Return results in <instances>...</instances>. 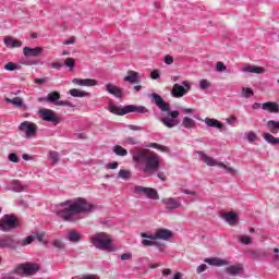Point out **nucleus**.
<instances>
[{"label":"nucleus","instance_id":"f257e3e1","mask_svg":"<svg viewBox=\"0 0 279 279\" xmlns=\"http://www.w3.org/2000/svg\"><path fill=\"white\" fill-rule=\"evenodd\" d=\"M133 161L144 165L143 171L146 175H154L160 169V155L147 148H135Z\"/></svg>","mask_w":279,"mask_h":279},{"label":"nucleus","instance_id":"f03ea898","mask_svg":"<svg viewBox=\"0 0 279 279\" xmlns=\"http://www.w3.org/2000/svg\"><path fill=\"white\" fill-rule=\"evenodd\" d=\"M151 104H155L157 108L161 111L160 121L166 128H175L180 122L178 118L180 117V111H171V105L162 99L159 94L153 93L150 95Z\"/></svg>","mask_w":279,"mask_h":279},{"label":"nucleus","instance_id":"7ed1b4c3","mask_svg":"<svg viewBox=\"0 0 279 279\" xmlns=\"http://www.w3.org/2000/svg\"><path fill=\"white\" fill-rule=\"evenodd\" d=\"M93 204L86 202L84 198H77L68 207L58 210L57 216L63 221H77V215H82L84 213H90L93 210Z\"/></svg>","mask_w":279,"mask_h":279},{"label":"nucleus","instance_id":"20e7f679","mask_svg":"<svg viewBox=\"0 0 279 279\" xmlns=\"http://www.w3.org/2000/svg\"><path fill=\"white\" fill-rule=\"evenodd\" d=\"M89 242L94 244L97 250H102L104 252H112V238L106 232L95 233L90 236Z\"/></svg>","mask_w":279,"mask_h":279},{"label":"nucleus","instance_id":"39448f33","mask_svg":"<svg viewBox=\"0 0 279 279\" xmlns=\"http://www.w3.org/2000/svg\"><path fill=\"white\" fill-rule=\"evenodd\" d=\"M109 111L112 112V114H118L119 117H123V114H129V112H137V114H147V112H149V110L146 109L145 106L136 105H129L124 108L118 106H110Z\"/></svg>","mask_w":279,"mask_h":279},{"label":"nucleus","instance_id":"423d86ee","mask_svg":"<svg viewBox=\"0 0 279 279\" xmlns=\"http://www.w3.org/2000/svg\"><path fill=\"white\" fill-rule=\"evenodd\" d=\"M196 154L201 156V160L205 162V165H207L208 167H221L222 169H225V171H228V173H236V170L233 167L217 161L215 158L206 155V153L202 150H197Z\"/></svg>","mask_w":279,"mask_h":279},{"label":"nucleus","instance_id":"0eeeda50","mask_svg":"<svg viewBox=\"0 0 279 279\" xmlns=\"http://www.w3.org/2000/svg\"><path fill=\"white\" fill-rule=\"evenodd\" d=\"M40 271V266L38 264H19L13 270L12 274H16L17 276H34Z\"/></svg>","mask_w":279,"mask_h":279},{"label":"nucleus","instance_id":"6e6552de","mask_svg":"<svg viewBox=\"0 0 279 279\" xmlns=\"http://www.w3.org/2000/svg\"><path fill=\"white\" fill-rule=\"evenodd\" d=\"M19 223L16 222V217L4 215L0 219V230L2 232H10V230H14V228H17Z\"/></svg>","mask_w":279,"mask_h":279},{"label":"nucleus","instance_id":"1a4fd4ad","mask_svg":"<svg viewBox=\"0 0 279 279\" xmlns=\"http://www.w3.org/2000/svg\"><path fill=\"white\" fill-rule=\"evenodd\" d=\"M134 193H136V195H146V197H148L149 199H158L159 198L158 191H156L151 187L135 185Z\"/></svg>","mask_w":279,"mask_h":279},{"label":"nucleus","instance_id":"9d476101","mask_svg":"<svg viewBox=\"0 0 279 279\" xmlns=\"http://www.w3.org/2000/svg\"><path fill=\"white\" fill-rule=\"evenodd\" d=\"M183 86L180 84H174L172 87V97H175L177 99H180V97H184L186 95V90H191V84L189 82L184 81Z\"/></svg>","mask_w":279,"mask_h":279},{"label":"nucleus","instance_id":"9b49d317","mask_svg":"<svg viewBox=\"0 0 279 279\" xmlns=\"http://www.w3.org/2000/svg\"><path fill=\"white\" fill-rule=\"evenodd\" d=\"M39 114L44 121H48L49 123H60V119L51 109H40Z\"/></svg>","mask_w":279,"mask_h":279},{"label":"nucleus","instance_id":"f8f14e48","mask_svg":"<svg viewBox=\"0 0 279 279\" xmlns=\"http://www.w3.org/2000/svg\"><path fill=\"white\" fill-rule=\"evenodd\" d=\"M0 250H16L13 235H0Z\"/></svg>","mask_w":279,"mask_h":279},{"label":"nucleus","instance_id":"ddd939ff","mask_svg":"<svg viewBox=\"0 0 279 279\" xmlns=\"http://www.w3.org/2000/svg\"><path fill=\"white\" fill-rule=\"evenodd\" d=\"M157 239L169 241V239H173V232H171L169 229H158L155 234L150 236V241H156Z\"/></svg>","mask_w":279,"mask_h":279},{"label":"nucleus","instance_id":"4468645a","mask_svg":"<svg viewBox=\"0 0 279 279\" xmlns=\"http://www.w3.org/2000/svg\"><path fill=\"white\" fill-rule=\"evenodd\" d=\"M20 132H25L26 136H34L36 134V124L29 121H24L19 126Z\"/></svg>","mask_w":279,"mask_h":279},{"label":"nucleus","instance_id":"2eb2a0df","mask_svg":"<svg viewBox=\"0 0 279 279\" xmlns=\"http://www.w3.org/2000/svg\"><path fill=\"white\" fill-rule=\"evenodd\" d=\"M43 51H45L43 47H36V48L24 47L23 56L25 58H38L39 56L43 54Z\"/></svg>","mask_w":279,"mask_h":279},{"label":"nucleus","instance_id":"dca6fc26","mask_svg":"<svg viewBox=\"0 0 279 279\" xmlns=\"http://www.w3.org/2000/svg\"><path fill=\"white\" fill-rule=\"evenodd\" d=\"M161 204L166 205L167 210H175V209L182 207V203H180L178 199H175L173 197H168V198L161 199Z\"/></svg>","mask_w":279,"mask_h":279},{"label":"nucleus","instance_id":"f3484780","mask_svg":"<svg viewBox=\"0 0 279 279\" xmlns=\"http://www.w3.org/2000/svg\"><path fill=\"white\" fill-rule=\"evenodd\" d=\"M204 263H207V265H211L214 267H226L230 265V262L228 259H221L217 257L206 258Z\"/></svg>","mask_w":279,"mask_h":279},{"label":"nucleus","instance_id":"a211bd4d","mask_svg":"<svg viewBox=\"0 0 279 279\" xmlns=\"http://www.w3.org/2000/svg\"><path fill=\"white\" fill-rule=\"evenodd\" d=\"M4 45L8 47V49H14V48H20L23 47V41L19 39H14L10 36L4 37Z\"/></svg>","mask_w":279,"mask_h":279},{"label":"nucleus","instance_id":"6ab92c4d","mask_svg":"<svg viewBox=\"0 0 279 279\" xmlns=\"http://www.w3.org/2000/svg\"><path fill=\"white\" fill-rule=\"evenodd\" d=\"M76 86H97V81L93 78H73Z\"/></svg>","mask_w":279,"mask_h":279},{"label":"nucleus","instance_id":"aec40b11","mask_svg":"<svg viewBox=\"0 0 279 279\" xmlns=\"http://www.w3.org/2000/svg\"><path fill=\"white\" fill-rule=\"evenodd\" d=\"M226 274H229V276H239L243 271V265L236 264L233 266H229L225 268Z\"/></svg>","mask_w":279,"mask_h":279},{"label":"nucleus","instance_id":"412c9836","mask_svg":"<svg viewBox=\"0 0 279 279\" xmlns=\"http://www.w3.org/2000/svg\"><path fill=\"white\" fill-rule=\"evenodd\" d=\"M124 82H129V84H138V82H141V77L138 76V72L129 71L128 75L124 76Z\"/></svg>","mask_w":279,"mask_h":279},{"label":"nucleus","instance_id":"4be33fe9","mask_svg":"<svg viewBox=\"0 0 279 279\" xmlns=\"http://www.w3.org/2000/svg\"><path fill=\"white\" fill-rule=\"evenodd\" d=\"M39 101H49V104H57L60 101V92H50L47 97L39 98Z\"/></svg>","mask_w":279,"mask_h":279},{"label":"nucleus","instance_id":"5701e85b","mask_svg":"<svg viewBox=\"0 0 279 279\" xmlns=\"http://www.w3.org/2000/svg\"><path fill=\"white\" fill-rule=\"evenodd\" d=\"M106 88L110 95H113L118 99H121V97H123V90H121L119 87H117V85L107 84Z\"/></svg>","mask_w":279,"mask_h":279},{"label":"nucleus","instance_id":"b1692460","mask_svg":"<svg viewBox=\"0 0 279 279\" xmlns=\"http://www.w3.org/2000/svg\"><path fill=\"white\" fill-rule=\"evenodd\" d=\"M262 108L264 110H267L268 112H271V113H278L279 112L278 102H271V101L264 102L262 105Z\"/></svg>","mask_w":279,"mask_h":279},{"label":"nucleus","instance_id":"393cba45","mask_svg":"<svg viewBox=\"0 0 279 279\" xmlns=\"http://www.w3.org/2000/svg\"><path fill=\"white\" fill-rule=\"evenodd\" d=\"M223 219H226L227 223L229 226H234L239 222V217H236V214L234 213H228V214H222Z\"/></svg>","mask_w":279,"mask_h":279},{"label":"nucleus","instance_id":"a878e982","mask_svg":"<svg viewBox=\"0 0 279 279\" xmlns=\"http://www.w3.org/2000/svg\"><path fill=\"white\" fill-rule=\"evenodd\" d=\"M7 104H12L16 108H23L24 110L27 109V106L23 104V99L21 97H14V98H7Z\"/></svg>","mask_w":279,"mask_h":279},{"label":"nucleus","instance_id":"bb28decb","mask_svg":"<svg viewBox=\"0 0 279 279\" xmlns=\"http://www.w3.org/2000/svg\"><path fill=\"white\" fill-rule=\"evenodd\" d=\"M205 123L208 128H217L218 130H222L223 128V123L219 122L217 119L206 118Z\"/></svg>","mask_w":279,"mask_h":279},{"label":"nucleus","instance_id":"cd10ccee","mask_svg":"<svg viewBox=\"0 0 279 279\" xmlns=\"http://www.w3.org/2000/svg\"><path fill=\"white\" fill-rule=\"evenodd\" d=\"M243 71H245L246 73H257V75H260L265 73V68L252 65V66H245Z\"/></svg>","mask_w":279,"mask_h":279},{"label":"nucleus","instance_id":"c85d7f7f","mask_svg":"<svg viewBox=\"0 0 279 279\" xmlns=\"http://www.w3.org/2000/svg\"><path fill=\"white\" fill-rule=\"evenodd\" d=\"M182 125L183 128H185V130H193V128L197 125V122H195V120L189 117H184L182 121Z\"/></svg>","mask_w":279,"mask_h":279},{"label":"nucleus","instance_id":"c756f323","mask_svg":"<svg viewBox=\"0 0 279 279\" xmlns=\"http://www.w3.org/2000/svg\"><path fill=\"white\" fill-rule=\"evenodd\" d=\"M68 241L71 243H80V241H82V235H80L77 231L72 230L68 233Z\"/></svg>","mask_w":279,"mask_h":279},{"label":"nucleus","instance_id":"7c9ffc66","mask_svg":"<svg viewBox=\"0 0 279 279\" xmlns=\"http://www.w3.org/2000/svg\"><path fill=\"white\" fill-rule=\"evenodd\" d=\"M33 241H36V235H28L22 240H19L16 244L20 245L21 247H25L27 245H32Z\"/></svg>","mask_w":279,"mask_h":279},{"label":"nucleus","instance_id":"2f4dec72","mask_svg":"<svg viewBox=\"0 0 279 279\" xmlns=\"http://www.w3.org/2000/svg\"><path fill=\"white\" fill-rule=\"evenodd\" d=\"M267 129L269 130V132L271 134H278V132H279V122L274 121V120H269L267 122Z\"/></svg>","mask_w":279,"mask_h":279},{"label":"nucleus","instance_id":"473e14b6","mask_svg":"<svg viewBox=\"0 0 279 279\" xmlns=\"http://www.w3.org/2000/svg\"><path fill=\"white\" fill-rule=\"evenodd\" d=\"M70 95L72 97H90V94L88 92L77 89V88L70 89Z\"/></svg>","mask_w":279,"mask_h":279},{"label":"nucleus","instance_id":"72a5a7b5","mask_svg":"<svg viewBox=\"0 0 279 279\" xmlns=\"http://www.w3.org/2000/svg\"><path fill=\"white\" fill-rule=\"evenodd\" d=\"M263 137H264L265 142L269 143L270 145H276L277 143L279 144V138L275 137L270 133H264Z\"/></svg>","mask_w":279,"mask_h":279},{"label":"nucleus","instance_id":"f704fd0d","mask_svg":"<svg viewBox=\"0 0 279 279\" xmlns=\"http://www.w3.org/2000/svg\"><path fill=\"white\" fill-rule=\"evenodd\" d=\"M118 178L130 180V178H132V172L130 170L121 169L118 173Z\"/></svg>","mask_w":279,"mask_h":279},{"label":"nucleus","instance_id":"c9c22d12","mask_svg":"<svg viewBox=\"0 0 279 279\" xmlns=\"http://www.w3.org/2000/svg\"><path fill=\"white\" fill-rule=\"evenodd\" d=\"M242 97H244V99H250V97H254V89L250 87H243Z\"/></svg>","mask_w":279,"mask_h":279},{"label":"nucleus","instance_id":"e433bc0d","mask_svg":"<svg viewBox=\"0 0 279 279\" xmlns=\"http://www.w3.org/2000/svg\"><path fill=\"white\" fill-rule=\"evenodd\" d=\"M64 66H66L70 71H75V59L66 58L64 60Z\"/></svg>","mask_w":279,"mask_h":279},{"label":"nucleus","instance_id":"4c0bfd02","mask_svg":"<svg viewBox=\"0 0 279 279\" xmlns=\"http://www.w3.org/2000/svg\"><path fill=\"white\" fill-rule=\"evenodd\" d=\"M113 151L117 156H125L128 154V149L123 148L121 145H116Z\"/></svg>","mask_w":279,"mask_h":279},{"label":"nucleus","instance_id":"58836bf2","mask_svg":"<svg viewBox=\"0 0 279 279\" xmlns=\"http://www.w3.org/2000/svg\"><path fill=\"white\" fill-rule=\"evenodd\" d=\"M148 147H151L153 149H158L159 151H162V153L169 151V148L167 146H163L157 143H150Z\"/></svg>","mask_w":279,"mask_h":279},{"label":"nucleus","instance_id":"ea45409f","mask_svg":"<svg viewBox=\"0 0 279 279\" xmlns=\"http://www.w3.org/2000/svg\"><path fill=\"white\" fill-rule=\"evenodd\" d=\"M49 158L54 165H58L60 162V154L56 150L49 153Z\"/></svg>","mask_w":279,"mask_h":279},{"label":"nucleus","instance_id":"a19ab883","mask_svg":"<svg viewBox=\"0 0 279 279\" xmlns=\"http://www.w3.org/2000/svg\"><path fill=\"white\" fill-rule=\"evenodd\" d=\"M11 184L13 186V191H15L16 193L23 191V185L21 184V182L19 180L11 181Z\"/></svg>","mask_w":279,"mask_h":279},{"label":"nucleus","instance_id":"79ce46f5","mask_svg":"<svg viewBox=\"0 0 279 279\" xmlns=\"http://www.w3.org/2000/svg\"><path fill=\"white\" fill-rule=\"evenodd\" d=\"M19 69V64L14 62H8L4 64V70L5 71H16Z\"/></svg>","mask_w":279,"mask_h":279},{"label":"nucleus","instance_id":"37998d69","mask_svg":"<svg viewBox=\"0 0 279 279\" xmlns=\"http://www.w3.org/2000/svg\"><path fill=\"white\" fill-rule=\"evenodd\" d=\"M199 86L201 90H208V88H210V82H208V80H201Z\"/></svg>","mask_w":279,"mask_h":279},{"label":"nucleus","instance_id":"c03bdc74","mask_svg":"<svg viewBox=\"0 0 279 279\" xmlns=\"http://www.w3.org/2000/svg\"><path fill=\"white\" fill-rule=\"evenodd\" d=\"M240 241L243 245H250V243H252V238L247 235H240Z\"/></svg>","mask_w":279,"mask_h":279},{"label":"nucleus","instance_id":"a18cd8bd","mask_svg":"<svg viewBox=\"0 0 279 279\" xmlns=\"http://www.w3.org/2000/svg\"><path fill=\"white\" fill-rule=\"evenodd\" d=\"M124 143H126L128 145H137L138 140H136V137H126L124 140Z\"/></svg>","mask_w":279,"mask_h":279},{"label":"nucleus","instance_id":"49530a36","mask_svg":"<svg viewBox=\"0 0 279 279\" xmlns=\"http://www.w3.org/2000/svg\"><path fill=\"white\" fill-rule=\"evenodd\" d=\"M257 138H258V136H256V133H254V132H250V133L247 134V141H248L250 143H254Z\"/></svg>","mask_w":279,"mask_h":279},{"label":"nucleus","instance_id":"de8ad7c7","mask_svg":"<svg viewBox=\"0 0 279 279\" xmlns=\"http://www.w3.org/2000/svg\"><path fill=\"white\" fill-rule=\"evenodd\" d=\"M53 245H54V247H57V250H63L64 248V244L62 243L61 240H54Z\"/></svg>","mask_w":279,"mask_h":279},{"label":"nucleus","instance_id":"09e8293b","mask_svg":"<svg viewBox=\"0 0 279 279\" xmlns=\"http://www.w3.org/2000/svg\"><path fill=\"white\" fill-rule=\"evenodd\" d=\"M142 245H144V247H151V245H156V242L151 240H143Z\"/></svg>","mask_w":279,"mask_h":279},{"label":"nucleus","instance_id":"8fccbe9b","mask_svg":"<svg viewBox=\"0 0 279 279\" xmlns=\"http://www.w3.org/2000/svg\"><path fill=\"white\" fill-rule=\"evenodd\" d=\"M206 269H208V266H206V264H202L196 268L197 274H204V271H206Z\"/></svg>","mask_w":279,"mask_h":279},{"label":"nucleus","instance_id":"3c124183","mask_svg":"<svg viewBox=\"0 0 279 279\" xmlns=\"http://www.w3.org/2000/svg\"><path fill=\"white\" fill-rule=\"evenodd\" d=\"M129 130H132L133 132H141L143 130V126H138V125H134V124H130Z\"/></svg>","mask_w":279,"mask_h":279},{"label":"nucleus","instance_id":"603ef678","mask_svg":"<svg viewBox=\"0 0 279 279\" xmlns=\"http://www.w3.org/2000/svg\"><path fill=\"white\" fill-rule=\"evenodd\" d=\"M216 69H217V71H219V72H223V71H226V64H225L223 62H218V63L216 64Z\"/></svg>","mask_w":279,"mask_h":279},{"label":"nucleus","instance_id":"864d4df0","mask_svg":"<svg viewBox=\"0 0 279 279\" xmlns=\"http://www.w3.org/2000/svg\"><path fill=\"white\" fill-rule=\"evenodd\" d=\"M9 160H10V162H19V156H16V154H14V153H11L9 155Z\"/></svg>","mask_w":279,"mask_h":279},{"label":"nucleus","instance_id":"5fc2aeb1","mask_svg":"<svg viewBox=\"0 0 279 279\" xmlns=\"http://www.w3.org/2000/svg\"><path fill=\"white\" fill-rule=\"evenodd\" d=\"M56 106H69V107H73V105L70 101H64V100H58L56 102Z\"/></svg>","mask_w":279,"mask_h":279},{"label":"nucleus","instance_id":"6e6d98bb","mask_svg":"<svg viewBox=\"0 0 279 279\" xmlns=\"http://www.w3.org/2000/svg\"><path fill=\"white\" fill-rule=\"evenodd\" d=\"M106 167H107L108 169H119V162L113 161V162H111V163H108Z\"/></svg>","mask_w":279,"mask_h":279},{"label":"nucleus","instance_id":"4d7b16f0","mask_svg":"<svg viewBox=\"0 0 279 279\" xmlns=\"http://www.w3.org/2000/svg\"><path fill=\"white\" fill-rule=\"evenodd\" d=\"M165 63H166V64H173V57L167 54V56L165 57Z\"/></svg>","mask_w":279,"mask_h":279},{"label":"nucleus","instance_id":"13d9d810","mask_svg":"<svg viewBox=\"0 0 279 279\" xmlns=\"http://www.w3.org/2000/svg\"><path fill=\"white\" fill-rule=\"evenodd\" d=\"M150 77H151V80H158V77H160V73L157 72V70H154V71L150 73Z\"/></svg>","mask_w":279,"mask_h":279},{"label":"nucleus","instance_id":"bf43d9fd","mask_svg":"<svg viewBox=\"0 0 279 279\" xmlns=\"http://www.w3.org/2000/svg\"><path fill=\"white\" fill-rule=\"evenodd\" d=\"M132 258V254L130 253H124L121 255V260H130Z\"/></svg>","mask_w":279,"mask_h":279},{"label":"nucleus","instance_id":"052dcab7","mask_svg":"<svg viewBox=\"0 0 279 279\" xmlns=\"http://www.w3.org/2000/svg\"><path fill=\"white\" fill-rule=\"evenodd\" d=\"M157 178H159V180H161L162 182L167 181V177L165 175V172H158Z\"/></svg>","mask_w":279,"mask_h":279},{"label":"nucleus","instance_id":"680f3d73","mask_svg":"<svg viewBox=\"0 0 279 279\" xmlns=\"http://www.w3.org/2000/svg\"><path fill=\"white\" fill-rule=\"evenodd\" d=\"M51 68L60 70V69H62V63H60V62H52L51 63Z\"/></svg>","mask_w":279,"mask_h":279},{"label":"nucleus","instance_id":"e2e57ef3","mask_svg":"<svg viewBox=\"0 0 279 279\" xmlns=\"http://www.w3.org/2000/svg\"><path fill=\"white\" fill-rule=\"evenodd\" d=\"M35 84H39V85L47 84V78H35Z\"/></svg>","mask_w":279,"mask_h":279},{"label":"nucleus","instance_id":"0e129e2a","mask_svg":"<svg viewBox=\"0 0 279 279\" xmlns=\"http://www.w3.org/2000/svg\"><path fill=\"white\" fill-rule=\"evenodd\" d=\"M171 274H173V270L166 268L162 270V276L167 277V276H171Z\"/></svg>","mask_w":279,"mask_h":279},{"label":"nucleus","instance_id":"69168bd1","mask_svg":"<svg viewBox=\"0 0 279 279\" xmlns=\"http://www.w3.org/2000/svg\"><path fill=\"white\" fill-rule=\"evenodd\" d=\"M73 44H75V39L74 38H70V39H68V40H65L63 43V45H73Z\"/></svg>","mask_w":279,"mask_h":279},{"label":"nucleus","instance_id":"338daca9","mask_svg":"<svg viewBox=\"0 0 279 279\" xmlns=\"http://www.w3.org/2000/svg\"><path fill=\"white\" fill-rule=\"evenodd\" d=\"M274 252H275V260H278L279 262V248L278 247H276V248H274Z\"/></svg>","mask_w":279,"mask_h":279},{"label":"nucleus","instance_id":"774afa93","mask_svg":"<svg viewBox=\"0 0 279 279\" xmlns=\"http://www.w3.org/2000/svg\"><path fill=\"white\" fill-rule=\"evenodd\" d=\"M172 279H182V272H175Z\"/></svg>","mask_w":279,"mask_h":279}]
</instances>
